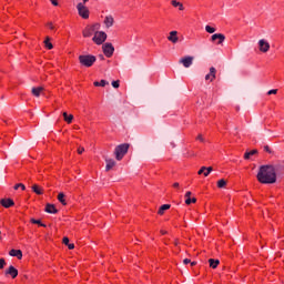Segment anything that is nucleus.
Returning <instances> with one entry per match:
<instances>
[{
    "mask_svg": "<svg viewBox=\"0 0 284 284\" xmlns=\"http://www.w3.org/2000/svg\"><path fill=\"white\" fill-rule=\"evenodd\" d=\"M128 150H130V144L128 143L118 145L114 151L116 161H121L128 154Z\"/></svg>",
    "mask_w": 284,
    "mask_h": 284,
    "instance_id": "nucleus-3",
    "label": "nucleus"
},
{
    "mask_svg": "<svg viewBox=\"0 0 284 284\" xmlns=\"http://www.w3.org/2000/svg\"><path fill=\"white\" fill-rule=\"evenodd\" d=\"M170 207H171L170 204H164V205H162V206L159 209L158 214H160V215L165 214V211H166V210H170Z\"/></svg>",
    "mask_w": 284,
    "mask_h": 284,
    "instance_id": "nucleus-25",
    "label": "nucleus"
},
{
    "mask_svg": "<svg viewBox=\"0 0 284 284\" xmlns=\"http://www.w3.org/2000/svg\"><path fill=\"white\" fill-rule=\"evenodd\" d=\"M108 39V34L104 31H95L92 41L97 43V45H103L105 40Z\"/></svg>",
    "mask_w": 284,
    "mask_h": 284,
    "instance_id": "nucleus-4",
    "label": "nucleus"
},
{
    "mask_svg": "<svg viewBox=\"0 0 284 284\" xmlns=\"http://www.w3.org/2000/svg\"><path fill=\"white\" fill-rule=\"evenodd\" d=\"M62 243H63L64 245H69V244H70V239L63 237Z\"/></svg>",
    "mask_w": 284,
    "mask_h": 284,
    "instance_id": "nucleus-40",
    "label": "nucleus"
},
{
    "mask_svg": "<svg viewBox=\"0 0 284 284\" xmlns=\"http://www.w3.org/2000/svg\"><path fill=\"white\" fill-rule=\"evenodd\" d=\"M258 45H260V51L261 52H268L270 51V42L265 41V40H260L258 41Z\"/></svg>",
    "mask_w": 284,
    "mask_h": 284,
    "instance_id": "nucleus-11",
    "label": "nucleus"
},
{
    "mask_svg": "<svg viewBox=\"0 0 284 284\" xmlns=\"http://www.w3.org/2000/svg\"><path fill=\"white\" fill-rule=\"evenodd\" d=\"M62 116H63L64 121H67L68 123H72V120L74 119V115L68 114V112H63Z\"/></svg>",
    "mask_w": 284,
    "mask_h": 284,
    "instance_id": "nucleus-24",
    "label": "nucleus"
},
{
    "mask_svg": "<svg viewBox=\"0 0 284 284\" xmlns=\"http://www.w3.org/2000/svg\"><path fill=\"white\" fill-rule=\"evenodd\" d=\"M173 187H179V182H175V183L173 184Z\"/></svg>",
    "mask_w": 284,
    "mask_h": 284,
    "instance_id": "nucleus-48",
    "label": "nucleus"
},
{
    "mask_svg": "<svg viewBox=\"0 0 284 284\" xmlns=\"http://www.w3.org/2000/svg\"><path fill=\"white\" fill-rule=\"evenodd\" d=\"M277 92H278V89H273V90H270L268 92H267V94L270 95V94H277Z\"/></svg>",
    "mask_w": 284,
    "mask_h": 284,
    "instance_id": "nucleus-39",
    "label": "nucleus"
},
{
    "mask_svg": "<svg viewBox=\"0 0 284 284\" xmlns=\"http://www.w3.org/2000/svg\"><path fill=\"white\" fill-rule=\"evenodd\" d=\"M19 187H21V190H26V185L23 183H18L13 186V190H19Z\"/></svg>",
    "mask_w": 284,
    "mask_h": 284,
    "instance_id": "nucleus-34",
    "label": "nucleus"
},
{
    "mask_svg": "<svg viewBox=\"0 0 284 284\" xmlns=\"http://www.w3.org/2000/svg\"><path fill=\"white\" fill-rule=\"evenodd\" d=\"M256 179L263 184L276 183V175L271 164L260 166Z\"/></svg>",
    "mask_w": 284,
    "mask_h": 284,
    "instance_id": "nucleus-1",
    "label": "nucleus"
},
{
    "mask_svg": "<svg viewBox=\"0 0 284 284\" xmlns=\"http://www.w3.org/2000/svg\"><path fill=\"white\" fill-rule=\"evenodd\" d=\"M173 8H179V10H185V8L183 7V3L176 1V0H172L171 1Z\"/></svg>",
    "mask_w": 284,
    "mask_h": 284,
    "instance_id": "nucleus-26",
    "label": "nucleus"
},
{
    "mask_svg": "<svg viewBox=\"0 0 284 284\" xmlns=\"http://www.w3.org/2000/svg\"><path fill=\"white\" fill-rule=\"evenodd\" d=\"M6 274H9L12 278H17L19 276V271L14 266H9V268L6 271Z\"/></svg>",
    "mask_w": 284,
    "mask_h": 284,
    "instance_id": "nucleus-13",
    "label": "nucleus"
},
{
    "mask_svg": "<svg viewBox=\"0 0 284 284\" xmlns=\"http://www.w3.org/2000/svg\"><path fill=\"white\" fill-rule=\"evenodd\" d=\"M197 141H203V135L202 134L197 135Z\"/></svg>",
    "mask_w": 284,
    "mask_h": 284,
    "instance_id": "nucleus-46",
    "label": "nucleus"
},
{
    "mask_svg": "<svg viewBox=\"0 0 284 284\" xmlns=\"http://www.w3.org/2000/svg\"><path fill=\"white\" fill-rule=\"evenodd\" d=\"M79 62L84 65V68H92L97 63V57L92 54L79 55Z\"/></svg>",
    "mask_w": 284,
    "mask_h": 284,
    "instance_id": "nucleus-2",
    "label": "nucleus"
},
{
    "mask_svg": "<svg viewBox=\"0 0 284 284\" xmlns=\"http://www.w3.org/2000/svg\"><path fill=\"white\" fill-rule=\"evenodd\" d=\"M161 234H168V231H161Z\"/></svg>",
    "mask_w": 284,
    "mask_h": 284,
    "instance_id": "nucleus-51",
    "label": "nucleus"
},
{
    "mask_svg": "<svg viewBox=\"0 0 284 284\" xmlns=\"http://www.w3.org/2000/svg\"><path fill=\"white\" fill-rule=\"evenodd\" d=\"M103 52L104 54L108 57V59H110V57H112V54H114V45H112V43L106 42L102 45Z\"/></svg>",
    "mask_w": 284,
    "mask_h": 284,
    "instance_id": "nucleus-6",
    "label": "nucleus"
},
{
    "mask_svg": "<svg viewBox=\"0 0 284 284\" xmlns=\"http://www.w3.org/2000/svg\"><path fill=\"white\" fill-rule=\"evenodd\" d=\"M84 152H85V148H83V146L78 148V154H82Z\"/></svg>",
    "mask_w": 284,
    "mask_h": 284,
    "instance_id": "nucleus-38",
    "label": "nucleus"
},
{
    "mask_svg": "<svg viewBox=\"0 0 284 284\" xmlns=\"http://www.w3.org/2000/svg\"><path fill=\"white\" fill-rule=\"evenodd\" d=\"M112 87L115 88V89L119 88V81H113Z\"/></svg>",
    "mask_w": 284,
    "mask_h": 284,
    "instance_id": "nucleus-43",
    "label": "nucleus"
},
{
    "mask_svg": "<svg viewBox=\"0 0 284 284\" xmlns=\"http://www.w3.org/2000/svg\"><path fill=\"white\" fill-rule=\"evenodd\" d=\"M44 212H47L48 214H57L59 210H57V206H54V204H47Z\"/></svg>",
    "mask_w": 284,
    "mask_h": 284,
    "instance_id": "nucleus-16",
    "label": "nucleus"
},
{
    "mask_svg": "<svg viewBox=\"0 0 284 284\" xmlns=\"http://www.w3.org/2000/svg\"><path fill=\"white\" fill-rule=\"evenodd\" d=\"M49 28H50L51 30H54V27L52 26V23H49Z\"/></svg>",
    "mask_w": 284,
    "mask_h": 284,
    "instance_id": "nucleus-47",
    "label": "nucleus"
},
{
    "mask_svg": "<svg viewBox=\"0 0 284 284\" xmlns=\"http://www.w3.org/2000/svg\"><path fill=\"white\" fill-rule=\"evenodd\" d=\"M179 32L178 31H171L169 33L168 40L171 41V43H179Z\"/></svg>",
    "mask_w": 284,
    "mask_h": 284,
    "instance_id": "nucleus-14",
    "label": "nucleus"
},
{
    "mask_svg": "<svg viewBox=\"0 0 284 284\" xmlns=\"http://www.w3.org/2000/svg\"><path fill=\"white\" fill-rule=\"evenodd\" d=\"M99 29V24H94V26H91V27H87L83 31H82V34L83 37L85 38H90L92 37L94 30Z\"/></svg>",
    "mask_w": 284,
    "mask_h": 284,
    "instance_id": "nucleus-9",
    "label": "nucleus"
},
{
    "mask_svg": "<svg viewBox=\"0 0 284 284\" xmlns=\"http://www.w3.org/2000/svg\"><path fill=\"white\" fill-rule=\"evenodd\" d=\"M105 172H110V170H112V168H114V165H116V162L112 159H105Z\"/></svg>",
    "mask_w": 284,
    "mask_h": 284,
    "instance_id": "nucleus-18",
    "label": "nucleus"
},
{
    "mask_svg": "<svg viewBox=\"0 0 284 284\" xmlns=\"http://www.w3.org/2000/svg\"><path fill=\"white\" fill-rule=\"evenodd\" d=\"M205 170H207V166H202V168L199 170L197 174H205Z\"/></svg>",
    "mask_w": 284,
    "mask_h": 284,
    "instance_id": "nucleus-37",
    "label": "nucleus"
},
{
    "mask_svg": "<svg viewBox=\"0 0 284 284\" xmlns=\"http://www.w3.org/2000/svg\"><path fill=\"white\" fill-rule=\"evenodd\" d=\"M214 169L212 166H209L205 169L204 171V176H210V173L213 171Z\"/></svg>",
    "mask_w": 284,
    "mask_h": 284,
    "instance_id": "nucleus-35",
    "label": "nucleus"
},
{
    "mask_svg": "<svg viewBox=\"0 0 284 284\" xmlns=\"http://www.w3.org/2000/svg\"><path fill=\"white\" fill-rule=\"evenodd\" d=\"M264 151L268 152V154H272V150L267 145L264 146Z\"/></svg>",
    "mask_w": 284,
    "mask_h": 284,
    "instance_id": "nucleus-41",
    "label": "nucleus"
},
{
    "mask_svg": "<svg viewBox=\"0 0 284 284\" xmlns=\"http://www.w3.org/2000/svg\"><path fill=\"white\" fill-rule=\"evenodd\" d=\"M216 79V68L211 67L210 73L205 75V81H214Z\"/></svg>",
    "mask_w": 284,
    "mask_h": 284,
    "instance_id": "nucleus-12",
    "label": "nucleus"
},
{
    "mask_svg": "<svg viewBox=\"0 0 284 284\" xmlns=\"http://www.w3.org/2000/svg\"><path fill=\"white\" fill-rule=\"evenodd\" d=\"M175 245H179V242H175Z\"/></svg>",
    "mask_w": 284,
    "mask_h": 284,
    "instance_id": "nucleus-53",
    "label": "nucleus"
},
{
    "mask_svg": "<svg viewBox=\"0 0 284 284\" xmlns=\"http://www.w3.org/2000/svg\"><path fill=\"white\" fill-rule=\"evenodd\" d=\"M183 263H184V265H189V263H192V261L190 258H184Z\"/></svg>",
    "mask_w": 284,
    "mask_h": 284,
    "instance_id": "nucleus-42",
    "label": "nucleus"
},
{
    "mask_svg": "<svg viewBox=\"0 0 284 284\" xmlns=\"http://www.w3.org/2000/svg\"><path fill=\"white\" fill-rule=\"evenodd\" d=\"M99 58L101 59V61H103V59H105V58L103 57V54H100Z\"/></svg>",
    "mask_w": 284,
    "mask_h": 284,
    "instance_id": "nucleus-49",
    "label": "nucleus"
},
{
    "mask_svg": "<svg viewBox=\"0 0 284 284\" xmlns=\"http://www.w3.org/2000/svg\"><path fill=\"white\" fill-rule=\"evenodd\" d=\"M44 45L48 50H52L54 47L50 43V37L44 40Z\"/></svg>",
    "mask_w": 284,
    "mask_h": 284,
    "instance_id": "nucleus-30",
    "label": "nucleus"
},
{
    "mask_svg": "<svg viewBox=\"0 0 284 284\" xmlns=\"http://www.w3.org/2000/svg\"><path fill=\"white\" fill-rule=\"evenodd\" d=\"M2 207H12L14 205V201L12 199H2L0 201Z\"/></svg>",
    "mask_w": 284,
    "mask_h": 284,
    "instance_id": "nucleus-15",
    "label": "nucleus"
},
{
    "mask_svg": "<svg viewBox=\"0 0 284 284\" xmlns=\"http://www.w3.org/2000/svg\"><path fill=\"white\" fill-rule=\"evenodd\" d=\"M104 26H105V28H112V26H114V17L106 16L104 18Z\"/></svg>",
    "mask_w": 284,
    "mask_h": 284,
    "instance_id": "nucleus-17",
    "label": "nucleus"
},
{
    "mask_svg": "<svg viewBox=\"0 0 284 284\" xmlns=\"http://www.w3.org/2000/svg\"><path fill=\"white\" fill-rule=\"evenodd\" d=\"M196 265V262H191V266L194 267Z\"/></svg>",
    "mask_w": 284,
    "mask_h": 284,
    "instance_id": "nucleus-50",
    "label": "nucleus"
},
{
    "mask_svg": "<svg viewBox=\"0 0 284 284\" xmlns=\"http://www.w3.org/2000/svg\"><path fill=\"white\" fill-rule=\"evenodd\" d=\"M77 10L82 19H90V10H88V7L83 6V2L78 3Z\"/></svg>",
    "mask_w": 284,
    "mask_h": 284,
    "instance_id": "nucleus-5",
    "label": "nucleus"
},
{
    "mask_svg": "<svg viewBox=\"0 0 284 284\" xmlns=\"http://www.w3.org/2000/svg\"><path fill=\"white\" fill-rule=\"evenodd\" d=\"M254 154H258V151H257V150H252V151H250V152H246V153L244 154V159H245V160H248L250 156H254Z\"/></svg>",
    "mask_w": 284,
    "mask_h": 284,
    "instance_id": "nucleus-29",
    "label": "nucleus"
},
{
    "mask_svg": "<svg viewBox=\"0 0 284 284\" xmlns=\"http://www.w3.org/2000/svg\"><path fill=\"white\" fill-rule=\"evenodd\" d=\"M179 63H181L183 65V68H190L192 65V63H194V57L186 55L184 58H181L179 60Z\"/></svg>",
    "mask_w": 284,
    "mask_h": 284,
    "instance_id": "nucleus-7",
    "label": "nucleus"
},
{
    "mask_svg": "<svg viewBox=\"0 0 284 284\" xmlns=\"http://www.w3.org/2000/svg\"><path fill=\"white\" fill-rule=\"evenodd\" d=\"M69 250H74V244H68Z\"/></svg>",
    "mask_w": 284,
    "mask_h": 284,
    "instance_id": "nucleus-45",
    "label": "nucleus"
},
{
    "mask_svg": "<svg viewBox=\"0 0 284 284\" xmlns=\"http://www.w3.org/2000/svg\"><path fill=\"white\" fill-rule=\"evenodd\" d=\"M205 30H206V32H209V34H214V32H216V29L211 26H206Z\"/></svg>",
    "mask_w": 284,
    "mask_h": 284,
    "instance_id": "nucleus-32",
    "label": "nucleus"
},
{
    "mask_svg": "<svg viewBox=\"0 0 284 284\" xmlns=\"http://www.w3.org/2000/svg\"><path fill=\"white\" fill-rule=\"evenodd\" d=\"M32 192H34V194L41 195L43 194V187L39 186L38 184H33L31 186Z\"/></svg>",
    "mask_w": 284,
    "mask_h": 284,
    "instance_id": "nucleus-21",
    "label": "nucleus"
},
{
    "mask_svg": "<svg viewBox=\"0 0 284 284\" xmlns=\"http://www.w3.org/2000/svg\"><path fill=\"white\" fill-rule=\"evenodd\" d=\"M83 1V3H88V1H90V0H82Z\"/></svg>",
    "mask_w": 284,
    "mask_h": 284,
    "instance_id": "nucleus-52",
    "label": "nucleus"
},
{
    "mask_svg": "<svg viewBox=\"0 0 284 284\" xmlns=\"http://www.w3.org/2000/svg\"><path fill=\"white\" fill-rule=\"evenodd\" d=\"M58 201H59L62 205H68V202H65V194H64V193H59V194H58Z\"/></svg>",
    "mask_w": 284,
    "mask_h": 284,
    "instance_id": "nucleus-27",
    "label": "nucleus"
},
{
    "mask_svg": "<svg viewBox=\"0 0 284 284\" xmlns=\"http://www.w3.org/2000/svg\"><path fill=\"white\" fill-rule=\"evenodd\" d=\"M227 185V181H225L224 179H221L219 182H217V187H225Z\"/></svg>",
    "mask_w": 284,
    "mask_h": 284,
    "instance_id": "nucleus-31",
    "label": "nucleus"
},
{
    "mask_svg": "<svg viewBox=\"0 0 284 284\" xmlns=\"http://www.w3.org/2000/svg\"><path fill=\"white\" fill-rule=\"evenodd\" d=\"M3 267H6V260L0 258V270H3Z\"/></svg>",
    "mask_w": 284,
    "mask_h": 284,
    "instance_id": "nucleus-36",
    "label": "nucleus"
},
{
    "mask_svg": "<svg viewBox=\"0 0 284 284\" xmlns=\"http://www.w3.org/2000/svg\"><path fill=\"white\" fill-rule=\"evenodd\" d=\"M221 261L219 260H214V258H210L209 260V264H210V267H212V270H216V267H219Z\"/></svg>",
    "mask_w": 284,
    "mask_h": 284,
    "instance_id": "nucleus-23",
    "label": "nucleus"
},
{
    "mask_svg": "<svg viewBox=\"0 0 284 284\" xmlns=\"http://www.w3.org/2000/svg\"><path fill=\"white\" fill-rule=\"evenodd\" d=\"M108 81L105 80H101L100 82H94L93 85H95V88H105V85H108Z\"/></svg>",
    "mask_w": 284,
    "mask_h": 284,
    "instance_id": "nucleus-28",
    "label": "nucleus"
},
{
    "mask_svg": "<svg viewBox=\"0 0 284 284\" xmlns=\"http://www.w3.org/2000/svg\"><path fill=\"white\" fill-rule=\"evenodd\" d=\"M9 254H10L11 256L18 257L19 261H21V260L23 258V252H21V250H14V248H12V250L9 252Z\"/></svg>",
    "mask_w": 284,
    "mask_h": 284,
    "instance_id": "nucleus-19",
    "label": "nucleus"
},
{
    "mask_svg": "<svg viewBox=\"0 0 284 284\" xmlns=\"http://www.w3.org/2000/svg\"><path fill=\"white\" fill-rule=\"evenodd\" d=\"M50 1H51L52 6H59V1H57V0H50Z\"/></svg>",
    "mask_w": 284,
    "mask_h": 284,
    "instance_id": "nucleus-44",
    "label": "nucleus"
},
{
    "mask_svg": "<svg viewBox=\"0 0 284 284\" xmlns=\"http://www.w3.org/2000/svg\"><path fill=\"white\" fill-rule=\"evenodd\" d=\"M273 169V174L276 176H281L284 172V163L271 164Z\"/></svg>",
    "mask_w": 284,
    "mask_h": 284,
    "instance_id": "nucleus-8",
    "label": "nucleus"
},
{
    "mask_svg": "<svg viewBox=\"0 0 284 284\" xmlns=\"http://www.w3.org/2000/svg\"><path fill=\"white\" fill-rule=\"evenodd\" d=\"M211 41H219L217 44L221 45V43H223V41H225V34H223V33H214L211 37Z\"/></svg>",
    "mask_w": 284,
    "mask_h": 284,
    "instance_id": "nucleus-10",
    "label": "nucleus"
},
{
    "mask_svg": "<svg viewBox=\"0 0 284 284\" xmlns=\"http://www.w3.org/2000/svg\"><path fill=\"white\" fill-rule=\"evenodd\" d=\"M190 196H192V192L187 191L185 193V204L186 205H191V203H196V197L190 199Z\"/></svg>",
    "mask_w": 284,
    "mask_h": 284,
    "instance_id": "nucleus-20",
    "label": "nucleus"
},
{
    "mask_svg": "<svg viewBox=\"0 0 284 284\" xmlns=\"http://www.w3.org/2000/svg\"><path fill=\"white\" fill-rule=\"evenodd\" d=\"M43 91V87L32 88L31 93L33 97H41V92Z\"/></svg>",
    "mask_w": 284,
    "mask_h": 284,
    "instance_id": "nucleus-22",
    "label": "nucleus"
},
{
    "mask_svg": "<svg viewBox=\"0 0 284 284\" xmlns=\"http://www.w3.org/2000/svg\"><path fill=\"white\" fill-rule=\"evenodd\" d=\"M31 223L34 225H40V227H45V224L41 223V220L31 219Z\"/></svg>",
    "mask_w": 284,
    "mask_h": 284,
    "instance_id": "nucleus-33",
    "label": "nucleus"
}]
</instances>
